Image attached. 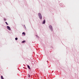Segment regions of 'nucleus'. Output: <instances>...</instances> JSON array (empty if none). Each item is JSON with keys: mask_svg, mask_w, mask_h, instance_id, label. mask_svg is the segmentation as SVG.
I'll return each instance as SVG.
<instances>
[{"mask_svg": "<svg viewBox=\"0 0 79 79\" xmlns=\"http://www.w3.org/2000/svg\"><path fill=\"white\" fill-rule=\"evenodd\" d=\"M38 15L40 19H42V16L40 13H39Z\"/></svg>", "mask_w": 79, "mask_h": 79, "instance_id": "f257e3e1", "label": "nucleus"}, {"mask_svg": "<svg viewBox=\"0 0 79 79\" xmlns=\"http://www.w3.org/2000/svg\"><path fill=\"white\" fill-rule=\"evenodd\" d=\"M7 29H8V30H11V29L10 28V27H9V26H7Z\"/></svg>", "mask_w": 79, "mask_h": 79, "instance_id": "f03ea898", "label": "nucleus"}, {"mask_svg": "<svg viewBox=\"0 0 79 79\" xmlns=\"http://www.w3.org/2000/svg\"><path fill=\"white\" fill-rule=\"evenodd\" d=\"M49 27L52 30V26H49Z\"/></svg>", "mask_w": 79, "mask_h": 79, "instance_id": "7ed1b4c3", "label": "nucleus"}, {"mask_svg": "<svg viewBox=\"0 0 79 79\" xmlns=\"http://www.w3.org/2000/svg\"><path fill=\"white\" fill-rule=\"evenodd\" d=\"M46 21L45 20H44L43 22V23L44 24L45 23Z\"/></svg>", "mask_w": 79, "mask_h": 79, "instance_id": "20e7f679", "label": "nucleus"}, {"mask_svg": "<svg viewBox=\"0 0 79 79\" xmlns=\"http://www.w3.org/2000/svg\"><path fill=\"white\" fill-rule=\"evenodd\" d=\"M27 66L28 68L29 69H31V68H30V66H29V65H27Z\"/></svg>", "mask_w": 79, "mask_h": 79, "instance_id": "39448f33", "label": "nucleus"}, {"mask_svg": "<svg viewBox=\"0 0 79 79\" xmlns=\"http://www.w3.org/2000/svg\"><path fill=\"white\" fill-rule=\"evenodd\" d=\"M22 35H25L26 34L25 32H23V33H22Z\"/></svg>", "mask_w": 79, "mask_h": 79, "instance_id": "423d86ee", "label": "nucleus"}, {"mask_svg": "<svg viewBox=\"0 0 79 79\" xmlns=\"http://www.w3.org/2000/svg\"><path fill=\"white\" fill-rule=\"evenodd\" d=\"M2 79H4V78H3V77L2 76L1 77Z\"/></svg>", "mask_w": 79, "mask_h": 79, "instance_id": "0eeeda50", "label": "nucleus"}, {"mask_svg": "<svg viewBox=\"0 0 79 79\" xmlns=\"http://www.w3.org/2000/svg\"><path fill=\"white\" fill-rule=\"evenodd\" d=\"M25 41H22V43H24L25 42Z\"/></svg>", "mask_w": 79, "mask_h": 79, "instance_id": "6e6552de", "label": "nucleus"}, {"mask_svg": "<svg viewBox=\"0 0 79 79\" xmlns=\"http://www.w3.org/2000/svg\"><path fill=\"white\" fill-rule=\"evenodd\" d=\"M6 24L7 25H8V23L6 22Z\"/></svg>", "mask_w": 79, "mask_h": 79, "instance_id": "1a4fd4ad", "label": "nucleus"}, {"mask_svg": "<svg viewBox=\"0 0 79 79\" xmlns=\"http://www.w3.org/2000/svg\"><path fill=\"white\" fill-rule=\"evenodd\" d=\"M15 40H18V38H15Z\"/></svg>", "mask_w": 79, "mask_h": 79, "instance_id": "9d476101", "label": "nucleus"}, {"mask_svg": "<svg viewBox=\"0 0 79 79\" xmlns=\"http://www.w3.org/2000/svg\"><path fill=\"white\" fill-rule=\"evenodd\" d=\"M28 76L30 77V75H28Z\"/></svg>", "mask_w": 79, "mask_h": 79, "instance_id": "9b49d317", "label": "nucleus"}, {"mask_svg": "<svg viewBox=\"0 0 79 79\" xmlns=\"http://www.w3.org/2000/svg\"><path fill=\"white\" fill-rule=\"evenodd\" d=\"M4 21H6V19H4Z\"/></svg>", "mask_w": 79, "mask_h": 79, "instance_id": "f8f14e48", "label": "nucleus"}]
</instances>
